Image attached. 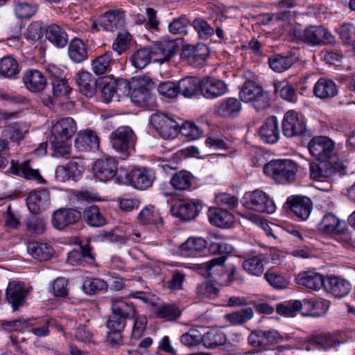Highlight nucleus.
Wrapping results in <instances>:
<instances>
[{
    "mask_svg": "<svg viewBox=\"0 0 355 355\" xmlns=\"http://www.w3.org/2000/svg\"><path fill=\"white\" fill-rule=\"evenodd\" d=\"M76 131V124L71 117L62 118L53 125L49 142L55 156L62 157L70 153L71 145L68 141Z\"/></svg>",
    "mask_w": 355,
    "mask_h": 355,
    "instance_id": "nucleus-1",
    "label": "nucleus"
},
{
    "mask_svg": "<svg viewBox=\"0 0 355 355\" xmlns=\"http://www.w3.org/2000/svg\"><path fill=\"white\" fill-rule=\"evenodd\" d=\"M292 40L296 43H304L310 46L333 44L334 37L322 26L311 25L304 30L293 28L290 31Z\"/></svg>",
    "mask_w": 355,
    "mask_h": 355,
    "instance_id": "nucleus-2",
    "label": "nucleus"
},
{
    "mask_svg": "<svg viewBox=\"0 0 355 355\" xmlns=\"http://www.w3.org/2000/svg\"><path fill=\"white\" fill-rule=\"evenodd\" d=\"M211 254H220V257L212 259L201 264V268L205 270L203 275L221 276L227 272L225 266V255L233 250V247L224 242H211L209 246Z\"/></svg>",
    "mask_w": 355,
    "mask_h": 355,
    "instance_id": "nucleus-3",
    "label": "nucleus"
},
{
    "mask_svg": "<svg viewBox=\"0 0 355 355\" xmlns=\"http://www.w3.org/2000/svg\"><path fill=\"white\" fill-rule=\"evenodd\" d=\"M297 168L290 159L275 160L264 166L266 174L270 175L277 182L285 184L293 182L296 178Z\"/></svg>",
    "mask_w": 355,
    "mask_h": 355,
    "instance_id": "nucleus-4",
    "label": "nucleus"
},
{
    "mask_svg": "<svg viewBox=\"0 0 355 355\" xmlns=\"http://www.w3.org/2000/svg\"><path fill=\"white\" fill-rule=\"evenodd\" d=\"M324 306V304L322 302H312L308 300H304L303 302L295 300L289 302L287 304H278L277 306V311L283 316L292 318L300 309H303L304 307H311L312 309L309 312L305 313L302 311V314L313 317H320L324 315L327 311V309Z\"/></svg>",
    "mask_w": 355,
    "mask_h": 355,
    "instance_id": "nucleus-5",
    "label": "nucleus"
},
{
    "mask_svg": "<svg viewBox=\"0 0 355 355\" xmlns=\"http://www.w3.org/2000/svg\"><path fill=\"white\" fill-rule=\"evenodd\" d=\"M110 139L113 148L119 153V158L127 159L136 140L132 130L127 126L120 127L111 133Z\"/></svg>",
    "mask_w": 355,
    "mask_h": 355,
    "instance_id": "nucleus-6",
    "label": "nucleus"
},
{
    "mask_svg": "<svg viewBox=\"0 0 355 355\" xmlns=\"http://www.w3.org/2000/svg\"><path fill=\"white\" fill-rule=\"evenodd\" d=\"M243 204L246 208L261 213L272 214L276 209L273 200L259 189L245 193Z\"/></svg>",
    "mask_w": 355,
    "mask_h": 355,
    "instance_id": "nucleus-7",
    "label": "nucleus"
},
{
    "mask_svg": "<svg viewBox=\"0 0 355 355\" xmlns=\"http://www.w3.org/2000/svg\"><path fill=\"white\" fill-rule=\"evenodd\" d=\"M150 121L153 127L163 139H173L179 133V123L164 114H153Z\"/></svg>",
    "mask_w": 355,
    "mask_h": 355,
    "instance_id": "nucleus-8",
    "label": "nucleus"
},
{
    "mask_svg": "<svg viewBox=\"0 0 355 355\" xmlns=\"http://www.w3.org/2000/svg\"><path fill=\"white\" fill-rule=\"evenodd\" d=\"M125 25L124 12L116 10L106 12L97 21H94L92 28L98 31L102 30L114 32Z\"/></svg>",
    "mask_w": 355,
    "mask_h": 355,
    "instance_id": "nucleus-9",
    "label": "nucleus"
},
{
    "mask_svg": "<svg viewBox=\"0 0 355 355\" xmlns=\"http://www.w3.org/2000/svg\"><path fill=\"white\" fill-rule=\"evenodd\" d=\"M83 171L82 161L78 157H74L67 165H60L56 167L55 180L56 182L62 183L71 179L77 181Z\"/></svg>",
    "mask_w": 355,
    "mask_h": 355,
    "instance_id": "nucleus-10",
    "label": "nucleus"
},
{
    "mask_svg": "<svg viewBox=\"0 0 355 355\" xmlns=\"http://www.w3.org/2000/svg\"><path fill=\"white\" fill-rule=\"evenodd\" d=\"M308 148L315 159L327 160L333 154L334 143L327 137H314L309 142Z\"/></svg>",
    "mask_w": 355,
    "mask_h": 355,
    "instance_id": "nucleus-11",
    "label": "nucleus"
},
{
    "mask_svg": "<svg viewBox=\"0 0 355 355\" xmlns=\"http://www.w3.org/2000/svg\"><path fill=\"white\" fill-rule=\"evenodd\" d=\"M125 175L131 185L139 189L150 187L155 179L154 172L146 167L134 168L130 173H125Z\"/></svg>",
    "mask_w": 355,
    "mask_h": 355,
    "instance_id": "nucleus-12",
    "label": "nucleus"
},
{
    "mask_svg": "<svg viewBox=\"0 0 355 355\" xmlns=\"http://www.w3.org/2000/svg\"><path fill=\"white\" fill-rule=\"evenodd\" d=\"M28 293L29 289L21 282L12 281L8 284L6 291V298L12 305L14 311L24 305Z\"/></svg>",
    "mask_w": 355,
    "mask_h": 355,
    "instance_id": "nucleus-13",
    "label": "nucleus"
},
{
    "mask_svg": "<svg viewBox=\"0 0 355 355\" xmlns=\"http://www.w3.org/2000/svg\"><path fill=\"white\" fill-rule=\"evenodd\" d=\"M82 217V214L72 208H61L53 212L52 224L58 230H64L69 225L75 224Z\"/></svg>",
    "mask_w": 355,
    "mask_h": 355,
    "instance_id": "nucleus-14",
    "label": "nucleus"
},
{
    "mask_svg": "<svg viewBox=\"0 0 355 355\" xmlns=\"http://www.w3.org/2000/svg\"><path fill=\"white\" fill-rule=\"evenodd\" d=\"M93 173L99 180L109 181L117 174V162L110 157L98 159L93 166Z\"/></svg>",
    "mask_w": 355,
    "mask_h": 355,
    "instance_id": "nucleus-15",
    "label": "nucleus"
},
{
    "mask_svg": "<svg viewBox=\"0 0 355 355\" xmlns=\"http://www.w3.org/2000/svg\"><path fill=\"white\" fill-rule=\"evenodd\" d=\"M306 130V125L300 120L294 111L286 112L282 121V131L287 137L302 135Z\"/></svg>",
    "mask_w": 355,
    "mask_h": 355,
    "instance_id": "nucleus-16",
    "label": "nucleus"
},
{
    "mask_svg": "<svg viewBox=\"0 0 355 355\" xmlns=\"http://www.w3.org/2000/svg\"><path fill=\"white\" fill-rule=\"evenodd\" d=\"M177 44L174 41L164 40L148 47L151 51L152 59L155 62L163 63L171 58L176 50Z\"/></svg>",
    "mask_w": 355,
    "mask_h": 355,
    "instance_id": "nucleus-17",
    "label": "nucleus"
},
{
    "mask_svg": "<svg viewBox=\"0 0 355 355\" xmlns=\"http://www.w3.org/2000/svg\"><path fill=\"white\" fill-rule=\"evenodd\" d=\"M138 87L134 85L130 92L132 101L135 104L141 105L146 103L150 98V92L155 87L154 83L148 78H138Z\"/></svg>",
    "mask_w": 355,
    "mask_h": 355,
    "instance_id": "nucleus-18",
    "label": "nucleus"
},
{
    "mask_svg": "<svg viewBox=\"0 0 355 355\" xmlns=\"http://www.w3.org/2000/svg\"><path fill=\"white\" fill-rule=\"evenodd\" d=\"M286 203L296 216L302 220H306L312 210V202L306 196H292L288 198Z\"/></svg>",
    "mask_w": 355,
    "mask_h": 355,
    "instance_id": "nucleus-19",
    "label": "nucleus"
},
{
    "mask_svg": "<svg viewBox=\"0 0 355 355\" xmlns=\"http://www.w3.org/2000/svg\"><path fill=\"white\" fill-rule=\"evenodd\" d=\"M94 256L88 243L80 244L79 249L71 250L68 254L67 262L72 266L91 265L94 263Z\"/></svg>",
    "mask_w": 355,
    "mask_h": 355,
    "instance_id": "nucleus-20",
    "label": "nucleus"
},
{
    "mask_svg": "<svg viewBox=\"0 0 355 355\" xmlns=\"http://www.w3.org/2000/svg\"><path fill=\"white\" fill-rule=\"evenodd\" d=\"M227 86L220 80L206 77L200 80V92L206 98H215L225 93Z\"/></svg>",
    "mask_w": 355,
    "mask_h": 355,
    "instance_id": "nucleus-21",
    "label": "nucleus"
},
{
    "mask_svg": "<svg viewBox=\"0 0 355 355\" xmlns=\"http://www.w3.org/2000/svg\"><path fill=\"white\" fill-rule=\"evenodd\" d=\"M201 205L194 201H180L173 208L174 215L183 220L193 219L200 212Z\"/></svg>",
    "mask_w": 355,
    "mask_h": 355,
    "instance_id": "nucleus-22",
    "label": "nucleus"
},
{
    "mask_svg": "<svg viewBox=\"0 0 355 355\" xmlns=\"http://www.w3.org/2000/svg\"><path fill=\"white\" fill-rule=\"evenodd\" d=\"M75 80L83 95L91 98L95 94L97 81L90 73L80 71L75 76Z\"/></svg>",
    "mask_w": 355,
    "mask_h": 355,
    "instance_id": "nucleus-23",
    "label": "nucleus"
},
{
    "mask_svg": "<svg viewBox=\"0 0 355 355\" xmlns=\"http://www.w3.org/2000/svg\"><path fill=\"white\" fill-rule=\"evenodd\" d=\"M209 55V49L205 44L185 45L183 47L180 57L182 60H188L190 63L205 61Z\"/></svg>",
    "mask_w": 355,
    "mask_h": 355,
    "instance_id": "nucleus-24",
    "label": "nucleus"
},
{
    "mask_svg": "<svg viewBox=\"0 0 355 355\" xmlns=\"http://www.w3.org/2000/svg\"><path fill=\"white\" fill-rule=\"evenodd\" d=\"M259 135L261 139L268 144H274L278 141L279 130L276 116H272L266 119L260 128Z\"/></svg>",
    "mask_w": 355,
    "mask_h": 355,
    "instance_id": "nucleus-25",
    "label": "nucleus"
},
{
    "mask_svg": "<svg viewBox=\"0 0 355 355\" xmlns=\"http://www.w3.org/2000/svg\"><path fill=\"white\" fill-rule=\"evenodd\" d=\"M23 81L26 88L32 92H40L46 85L45 77L37 70L26 71L24 75Z\"/></svg>",
    "mask_w": 355,
    "mask_h": 355,
    "instance_id": "nucleus-26",
    "label": "nucleus"
},
{
    "mask_svg": "<svg viewBox=\"0 0 355 355\" xmlns=\"http://www.w3.org/2000/svg\"><path fill=\"white\" fill-rule=\"evenodd\" d=\"M75 146L81 151L96 150L99 147V139L96 132L87 130L78 134Z\"/></svg>",
    "mask_w": 355,
    "mask_h": 355,
    "instance_id": "nucleus-27",
    "label": "nucleus"
},
{
    "mask_svg": "<svg viewBox=\"0 0 355 355\" xmlns=\"http://www.w3.org/2000/svg\"><path fill=\"white\" fill-rule=\"evenodd\" d=\"M313 94L321 99L331 98L338 94L337 85L331 80L321 78L314 85Z\"/></svg>",
    "mask_w": 355,
    "mask_h": 355,
    "instance_id": "nucleus-28",
    "label": "nucleus"
},
{
    "mask_svg": "<svg viewBox=\"0 0 355 355\" xmlns=\"http://www.w3.org/2000/svg\"><path fill=\"white\" fill-rule=\"evenodd\" d=\"M297 283L313 291H318L324 287L325 281L322 275L315 272H304L298 275Z\"/></svg>",
    "mask_w": 355,
    "mask_h": 355,
    "instance_id": "nucleus-29",
    "label": "nucleus"
},
{
    "mask_svg": "<svg viewBox=\"0 0 355 355\" xmlns=\"http://www.w3.org/2000/svg\"><path fill=\"white\" fill-rule=\"evenodd\" d=\"M324 288L335 297H343L349 292L351 285L343 278L331 277L325 282Z\"/></svg>",
    "mask_w": 355,
    "mask_h": 355,
    "instance_id": "nucleus-30",
    "label": "nucleus"
},
{
    "mask_svg": "<svg viewBox=\"0 0 355 355\" xmlns=\"http://www.w3.org/2000/svg\"><path fill=\"white\" fill-rule=\"evenodd\" d=\"M45 37L58 48H63L68 43V35L66 31L55 24L47 26L45 31Z\"/></svg>",
    "mask_w": 355,
    "mask_h": 355,
    "instance_id": "nucleus-31",
    "label": "nucleus"
},
{
    "mask_svg": "<svg viewBox=\"0 0 355 355\" xmlns=\"http://www.w3.org/2000/svg\"><path fill=\"white\" fill-rule=\"evenodd\" d=\"M344 225L345 223L335 214L326 213L318 225V230L323 234L333 236L335 233L340 232Z\"/></svg>",
    "mask_w": 355,
    "mask_h": 355,
    "instance_id": "nucleus-32",
    "label": "nucleus"
},
{
    "mask_svg": "<svg viewBox=\"0 0 355 355\" xmlns=\"http://www.w3.org/2000/svg\"><path fill=\"white\" fill-rule=\"evenodd\" d=\"M207 216L212 225L222 228L229 227L234 221L233 215L224 209L211 207Z\"/></svg>",
    "mask_w": 355,
    "mask_h": 355,
    "instance_id": "nucleus-33",
    "label": "nucleus"
},
{
    "mask_svg": "<svg viewBox=\"0 0 355 355\" xmlns=\"http://www.w3.org/2000/svg\"><path fill=\"white\" fill-rule=\"evenodd\" d=\"M28 254L40 261H45L51 259L53 255L52 248L46 243L37 241L30 242L27 245Z\"/></svg>",
    "mask_w": 355,
    "mask_h": 355,
    "instance_id": "nucleus-34",
    "label": "nucleus"
},
{
    "mask_svg": "<svg viewBox=\"0 0 355 355\" xmlns=\"http://www.w3.org/2000/svg\"><path fill=\"white\" fill-rule=\"evenodd\" d=\"M319 164L311 162L310 164L311 178L319 180L322 178H329L336 173L335 167L327 160H320Z\"/></svg>",
    "mask_w": 355,
    "mask_h": 355,
    "instance_id": "nucleus-35",
    "label": "nucleus"
},
{
    "mask_svg": "<svg viewBox=\"0 0 355 355\" xmlns=\"http://www.w3.org/2000/svg\"><path fill=\"white\" fill-rule=\"evenodd\" d=\"M266 259L263 254H259L243 261L242 267L248 274L260 276L263 273Z\"/></svg>",
    "mask_w": 355,
    "mask_h": 355,
    "instance_id": "nucleus-36",
    "label": "nucleus"
},
{
    "mask_svg": "<svg viewBox=\"0 0 355 355\" xmlns=\"http://www.w3.org/2000/svg\"><path fill=\"white\" fill-rule=\"evenodd\" d=\"M207 246V242L202 238H190L180 247L181 254L185 257H194Z\"/></svg>",
    "mask_w": 355,
    "mask_h": 355,
    "instance_id": "nucleus-37",
    "label": "nucleus"
},
{
    "mask_svg": "<svg viewBox=\"0 0 355 355\" xmlns=\"http://www.w3.org/2000/svg\"><path fill=\"white\" fill-rule=\"evenodd\" d=\"M49 201V191L45 189L31 191L26 198V205L32 213H36L40 209L41 204Z\"/></svg>",
    "mask_w": 355,
    "mask_h": 355,
    "instance_id": "nucleus-38",
    "label": "nucleus"
},
{
    "mask_svg": "<svg viewBox=\"0 0 355 355\" xmlns=\"http://www.w3.org/2000/svg\"><path fill=\"white\" fill-rule=\"evenodd\" d=\"M179 94L190 98L200 91V80L194 77H186L178 83Z\"/></svg>",
    "mask_w": 355,
    "mask_h": 355,
    "instance_id": "nucleus-39",
    "label": "nucleus"
},
{
    "mask_svg": "<svg viewBox=\"0 0 355 355\" xmlns=\"http://www.w3.org/2000/svg\"><path fill=\"white\" fill-rule=\"evenodd\" d=\"M202 344L207 348H215L225 344L227 338L224 332L218 329H211L202 335Z\"/></svg>",
    "mask_w": 355,
    "mask_h": 355,
    "instance_id": "nucleus-40",
    "label": "nucleus"
},
{
    "mask_svg": "<svg viewBox=\"0 0 355 355\" xmlns=\"http://www.w3.org/2000/svg\"><path fill=\"white\" fill-rule=\"evenodd\" d=\"M295 61V56L291 53L286 55L279 54L270 58L269 64L273 71L281 73L288 69Z\"/></svg>",
    "mask_w": 355,
    "mask_h": 355,
    "instance_id": "nucleus-41",
    "label": "nucleus"
},
{
    "mask_svg": "<svg viewBox=\"0 0 355 355\" xmlns=\"http://www.w3.org/2000/svg\"><path fill=\"white\" fill-rule=\"evenodd\" d=\"M84 220L90 226L101 227L106 223V219L97 206L87 207L83 212Z\"/></svg>",
    "mask_w": 355,
    "mask_h": 355,
    "instance_id": "nucleus-42",
    "label": "nucleus"
},
{
    "mask_svg": "<svg viewBox=\"0 0 355 355\" xmlns=\"http://www.w3.org/2000/svg\"><path fill=\"white\" fill-rule=\"evenodd\" d=\"M111 308L113 313L123 316L126 320L132 319L136 313L134 304L121 298L113 300Z\"/></svg>",
    "mask_w": 355,
    "mask_h": 355,
    "instance_id": "nucleus-43",
    "label": "nucleus"
},
{
    "mask_svg": "<svg viewBox=\"0 0 355 355\" xmlns=\"http://www.w3.org/2000/svg\"><path fill=\"white\" fill-rule=\"evenodd\" d=\"M138 220L143 225H153L157 229L163 225L159 212L153 207L143 209L138 216Z\"/></svg>",
    "mask_w": 355,
    "mask_h": 355,
    "instance_id": "nucleus-44",
    "label": "nucleus"
},
{
    "mask_svg": "<svg viewBox=\"0 0 355 355\" xmlns=\"http://www.w3.org/2000/svg\"><path fill=\"white\" fill-rule=\"evenodd\" d=\"M68 53L75 62H81L88 56L85 44L81 40L77 38L72 40L69 43Z\"/></svg>",
    "mask_w": 355,
    "mask_h": 355,
    "instance_id": "nucleus-45",
    "label": "nucleus"
},
{
    "mask_svg": "<svg viewBox=\"0 0 355 355\" xmlns=\"http://www.w3.org/2000/svg\"><path fill=\"white\" fill-rule=\"evenodd\" d=\"M241 110V102L237 98H229L219 105L217 112L223 117H232L236 116Z\"/></svg>",
    "mask_w": 355,
    "mask_h": 355,
    "instance_id": "nucleus-46",
    "label": "nucleus"
},
{
    "mask_svg": "<svg viewBox=\"0 0 355 355\" xmlns=\"http://www.w3.org/2000/svg\"><path fill=\"white\" fill-rule=\"evenodd\" d=\"M112 62V52L107 51L92 60V69L96 75H102L110 71Z\"/></svg>",
    "mask_w": 355,
    "mask_h": 355,
    "instance_id": "nucleus-47",
    "label": "nucleus"
},
{
    "mask_svg": "<svg viewBox=\"0 0 355 355\" xmlns=\"http://www.w3.org/2000/svg\"><path fill=\"white\" fill-rule=\"evenodd\" d=\"M152 60L151 51L148 47L141 48L131 56L132 64L137 69H144Z\"/></svg>",
    "mask_w": 355,
    "mask_h": 355,
    "instance_id": "nucleus-48",
    "label": "nucleus"
},
{
    "mask_svg": "<svg viewBox=\"0 0 355 355\" xmlns=\"http://www.w3.org/2000/svg\"><path fill=\"white\" fill-rule=\"evenodd\" d=\"M19 66L17 61L10 57H4L0 60V74L6 78H15L19 73Z\"/></svg>",
    "mask_w": 355,
    "mask_h": 355,
    "instance_id": "nucleus-49",
    "label": "nucleus"
},
{
    "mask_svg": "<svg viewBox=\"0 0 355 355\" xmlns=\"http://www.w3.org/2000/svg\"><path fill=\"white\" fill-rule=\"evenodd\" d=\"M154 313L157 318L175 320L180 316L181 312L175 305L164 304L157 306Z\"/></svg>",
    "mask_w": 355,
    "mask_h": 355,
    "instance_id": "nucleus-50",
    "label": "nucleus"
},
{
    "mask_svg": "<svg viewBox=\"0 0 355 355\" xmlns=\"http://www.w3.org/2000/svg\"><path fill=\"white\" fill-rule=\"evenodd\" d=\"M263 88L253 81H247L243 85L239 93L241 99L247 103H252Z\"/></svg>",
    "mask_w": 355,
    "mask_h": 355,
    "instance_id": "nucleus-51",
    "label": "nucleus"
},
{
    "mask_svg": "<svg viewBox=\"0 0 355 355\" xmlns=\"http://www.w3.org/2000/svg\"><path fill=\"white\" fill-rule=\"evenodd\" d=\"M254 312L252 308L247 307L234 313L226 315V319L232 324L238 325L246 322L253 316Z\"/></svg>",
    "mask_w": 355,
    "mask_h": 355,
    "instance_id": "nucleus-52",
    "label": "nucleus"
},
{
    "mask_svg": "<svg viewBox=\"0 0 355 355\" xmlns=\"http://www.w3.org/2000/svg\"><path fill=\"white\" fill-rule=\"evenodd\" d=\"M202 334L197 329H190L180 338V343L189 348L198 346L202 343Z\"/></svg>",
    "mask_w": 355,
    "mask_h": 355,
    "instance_id": "nucleus-53",
    "label": "nucleus"
},
{
    "mask_svg": "<svg viewBox=\"0 0 355 355\" xmlns=\"http://www.w3.org/2000/svg\"><path fill=\"white\" fill-rule=\"evenodd\" d=\"M170 183L177 190H187L191 185V177L189 173L185 171H180L173 176Z\"/></svg>",
    "mask_w": 355,
    "mask_h": 355,
    "instance_id": "nucleus-54",
    "label": "nucleus"
},
{
    "mask_svg": "<svg viewBox=\"0 0 355 355\" xmlns=\"http://www.w3.org/2000/svg\"><path fill=\"white\" fill-rule=\"evenodd\" d=\"M46 222L44 218L32 214L26 221V228L31 235H39L45 231Z\"/></svg>",
    "mask_w": 355,
    "mask_h": 355,
    "instance_id": "nucleus-55",
    "label": "nucleus"
},
{
    "mask_svg": "<svg viewBox=\"0 0 355 355\" xmlns=\"http://www.w3.org/2000/svg\"><path fill=\"white\" fill-rule=\"evenodd\" d=\"M26 132H28L26 127L17 123L7 126L4 130L5 135L13 141L23 139Z\"/></svg>",
    "mask_w": 355,
    "mask_h": 355,
    "instance_id": "nucleus-56",
    "label": "nucleus"
},
{
    "mask_svg": "<svg viewBox=\"0 0 355 355\" xmlns=\"http://www.w3.org/2000/svg\"><path fill=\"white\" fill-rule=\"evenodd\" d=\"M115 79L110 77H105L101 81L100 86L103 98L106 102L112 100L113 96L116 94Z\"/></svg>",
    "mask_w": 355,
    "mask_h": 355,
    "instance_id": "nucleus-57",
    "label": "nucleus"
},
{
    "mask_svg": "<svg viewBox=\"0 0 355 355\" xmlns=\"http://www.w3.org/2000/svg\"><path fill=\"white\" fill-rule=\"evenodd\" d=\"M179 132L189 139H197L202 135V130L195 123L191 121H186L179 125Z\"/></svg>",
    "mask_w": 355,
    "mask_h": 355,
    "instance_id": "nucleus-58",
    "label": "nucleus"
},
{
    "mask_svg": "<svg viewBox=\"0 0 355 355\" xmlns=\"http://www.w3.org/2000/svg\"><path fill=\"white\" fill-rule=\"evenodd\" d=\"M219 292V288L214 282H205L196 288L197 295L202 298H214Z\"/></svg>",
    "mask_w": 355,
    "mask_h": 355,
    "instance_id": "nucleus-59",
    "label": "nucleus"
},
{
    "mask_svg": "<svg viewBox=\"0 0 355 355\" xmlns=\"http://www.w3.org/2000/svg\"><path fill=\"white\" fill-rule=\"evenodd\" d=\"M193 26L202 40H207L214 33V29L205 19H196L193 21Z\"/></svg>",
    "mask_w": 355,
    "mask_h": 355,
    "instance_id": "nucleus-60",
    "label": "nucleus"
},
{
    "mask_svg": "<svg viewBox=\"0 0 355 355\" xmlns=\"http://www.w3.org/2000/svg\"><path fill=\"white\" fill-rule=\"evenodd\" d=\"M313 342L318 349L327 350L334 347L337 343V338L329 333L319 334L313 338Z\"/></svg>",
    "mask_w": 355,
    "mask_h": 355,
    "instance_id": "nucleus-61",
    "label": "nucleus"
},
{
    "mask_svg": "<svg viewBox=\"0 0 355 355\" xmlns=\"http://www.w3.org/2000/svg\"><path fill=\"white\" fill-rule=\"evenodd\" d=\"M107 287L106 282L98 278L86 279L83 285V291L90 295L105 290Z\"/></svg>",
    "mask_w": 355,
    "mask_h": 355,
    "instance_id": "nucleus-62",
    "label": "nucleus"
},
{
    "mask_svg": "<svg viewBox=\"0 0 355 355\" xmlns=\"http://www.w3.org/2000/svg\"><path fill=\"white\" fill-rule=\"evenodd\" d=\"M15 173L23 175L26 179L35 180L40 183H44L45 182L37 170H34L30 167L28 161L24 162L19 166V168Z\"/></svg>",
    "mask_w": 355,
    "mask_h": 355,
    "instance_id": "nucleus-63",
    "label": "nucleus"
},
{
    "mask_svg": "<svg viewBox=\"0 0 355 355\" xmlns=\"http://www.w3.org/2000/svg\"><path fill=\"white\" fill-rule=\"evenodd\" d=\"M339 35L341 40L350 45L355 44V25L351 23H344L339 28Z\"/></svg>",
    "mask_w": 355,
    "mask_h": 355,
    "instance_id": "nucleus-64",
    "label": "nucleus"
}]
</instances>
